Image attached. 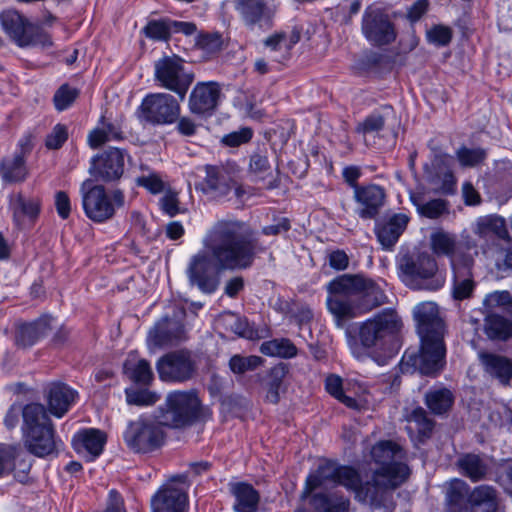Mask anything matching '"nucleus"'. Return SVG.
Segmentation results:
<instances>
[{
    "label": "nucleus",
    "instance_id": "8fccbe9b",
    "mask_svg": "<svg viewBox=\"0 0 512 512\" xmlns=\"http://www.w3.org/2000/svg\"><path fill=\"white\" fill-rule=\"evenodd\" d=\"M486 156V150L479 147L467 148L462 146L456 151V157L463 167H474L482 163Z\"/></svg>",
    "mask_w": 512,
    "mask_h": 512
},
{
    "label": "nucleus",
    "instance_id": "72a5a7b5",
    "mask_svg": "<svg viewBox=\"0 0 512 512\" xmlns=\"http://www.w3.org/2000/svg\"><path fill=\"white\" fill-rule=\"evenodd\" d=\"M315 512H349L350 500L338 492L316 493L311 498Z\"/></svg>",
    "mask_w": 512,
    "mask_h": 512
},
{
    "label": "nucleus",
    "instance_id": "9d476101",
    "mask_svg": "<svg viewBox=\"0 0 512 512\" xmlns=\"http://www.w3.org/2000/svg\"><path fill=\"white\" fill-rule=\"evenodd\" d=\"M158 414L140 416L130 421L123 432L126 446L134 453L147 454L158 450L165 442L166 434Z\"/></svg>",
    "mask_w": 512,
    "mask_h": 512
},
{
    "label": "nucleus",
    "instance_id": "58836bf2",
    "mask_svg": "<svg viewBox=\"0 0 512 512\" xmlns=\"http://www.w3.org/2000/svg\"><path fill=\"white\" fill-rule=\"evenodd\" d=\"M457 465L460 472L473 482L483 480L488 473L487 463L476 454L461 456L457 461Z\"/></svg>",
    "mask_w": 512,
    "mask_h": 512
},
{
    "label": "nucleus",
    "instance_id": "4c0bfd02",
    "mask_svg": "<svg viewBox=\"0 0 512 512\" xmlns=\"http://www.w3.org/2000/svg\"><path fill=\"white\" fill-rule=\"evenodd\" d=\"M454 403L453 393L445 387L430 389L425 394V404L435 415L447 413Z\"/></svg>",
    "mask_w": 512,
    "mask_h": 512
},
{
    "label": "nucleus",
    "instance_id": "f704fd0d",
    "mask_svg": "<svg viewBox=\"0 0 512 512\" xmlns=\"http://www.w3.org/2000/svg\"><path fill=\"white\" fill-rule=\"evenodd\" d=\"M299 40V34H272L264 40L263 46L275 54L274 61L279 63L289 56L291 48Z\"/></svg>",
    "mask_w": 512,
    "mask_h": 512
},
{
    "label": "nucleus",
    "instance_id": "0e129e2a",
    "mask_svg": "<svg viewBox=\"0 0 512 512\" xmlns=\"http://www.w3.org/2000/svg\"><path fill=\"white\" fill-rule=\"evenodd\" d=\"M270 169V163L266 152L257 151L250 156L249 172L261 176Z\"/></svg>",
    "mask_w": 512,
    "mask_h": 512
},
{
    "label": "nucleus",
    "instance_id": "ea45409f",
    "mask_svg": "<svg viewBox=\"0 0 512 512\" xmlns=\"http://www.w3.org/2000/svg\"><path fill=\"white\" fill-rule=\"evenodd\" d=\"M484 331L492 340H507L512 337V321L497 314H490L485 318Z\"/></svg>",
    "mask_w": 512,
    "mask_h": 512
},
{
    "label": "nucleus",
    "instance_id": "69168bd1",
    "mask_svg": "<svg viewBox=\"0 0 512 512\" xmlns=\"http://www.w3.org/2000/svg\"><path fill=\"white\" fill-rule=\"evenodd\" d=\"M136 183L138 186L146 188L152 194H158L164 190V182L156 173L137 177Z\"/></svg>",
    "mask_w": 512,
    "mask_h": 512
},
{
    "label": "nucleus",
    "instance_id": "680f3d73",
    "mask_svg": "<svg viewBox=\"0 0 512 512\" xmlns=\"http://www.w3.org/2000/svg\"><path fill=\"white\" fill-rule=\"evenodd\" d=\"M68 139L67 127L63 124H57L53 127L52 131L46 136L45 146L50 150H57Z\"/></svg>",
    "mask_w": 512,
    "mask_h": 512
},
{
    "label": "nucleus",
    "instance_id": "2eb2a0df",
    "mask_svg": "<svg viewBox=\"0 0 512 512\" xmlns=\"http://www.w3.org/2000/svg\"><path fill=\"white\" fill-rule=\"evenodd\" d=\"M186 475H178L163 485L151 498L152 512H185L188 496Z\"/></svg>",
    "mask_w": 512,
    "mask_h": 512
},
{
    "label": "nucleus",
    "instance_id": "774afa93",
    "mask_svg": "<svg viewBox=\"0 0 512 512\" xmlns=\"http://www.w3.org/2000/svg\"><path fill=\"white\" fill-rule=\"evenodd\" d=\"M428 7H429L428 0H416L407 9V13H406L407 20L411 24L418 22L422 18V16L427 12Z\"/></svg>",
    "mask_w": 512,
    "mask_h": 512
},
{
    "label": "nucleus",
    "instance_id": "79ce46f5",
    "mask_svg": "<svg viewBox=\"0 0 512 512\" xmlns=\"http://www.w3.org/2000/svg\"><path fill=\"white\" fill-rule=\"evenodd\" d=\"M389 16L378 8L369 7L363 15V32H390Z\"/></svg>",
    "mask_w": 512,
    "mask_h": 512
},
{
    "label": "nucleus",
    "instance_id": "b1692460",
    "mask_svg": "<svg viewBox=\"0 0 512 512\" xmlns=\"http://www.w3.org/2000/svg\"><path fill=\"white\" fill-rule=\"evenodd\" d=\"M29 175L26 166V151L23 146L12 156L0 161V178L5 184L24 182Z\"/></svg>",
    "mask_w": 512,
    "mask_h": 512
},
{
    "label": "nucleus",
    "instance_id": "4d7b16f0",
    "mask_svg": "<svg viewBox=\"0 0 512 512\" xmlns=\"http://www.w3.org/2000/svg\"><path fill=\"white\" fill-rule=\"evenodd\" d=\"M409 421L416 424V429L420 436L429 437L434 428V421L430 419L427 412L422 408L418 407L412 411L409 416Z\"/></svg>",
    "mask_w": 512,
    "mask_h": 512
},
{
    "label": "nucleus",
    "instance_id": "603ef678",
    "mask_svg": "<svg viewBox=\"0 0 512 512\" xmlns=\"http://www.w3.org/2000/svg\"><path fill=\"white\" fill-rule=\"evenodd\" d=\"M411 200L417 206L419 213L430 219L438 218L447 210L446 202L442 199H433L422 204L417 196L412 195Z\"/></svg>",
    "mask_w": 512,
    "mask_h": 512
},
{
    "label": "nucleus",
    "instance_id": "a18cd8bd",
    "mask_svg": "<svg viewBox=\"0 0 512 512\" xmlns=\"http://www.w3.org/2000/svg\"><path fill=\"white\" fill-rule=\"evenodd\" d=\"M186 36H193L191 48L202 50L206 54H212L220 51L224 46L225 40L222 34H186Z\"/></svg>",
    "mask_w": 512,
    "mask_h": 512
},
{
    "label": "nucleus",
    "instance_id": "cd10ccee",
    "mask_svg": "<svg viewBox=\"0 0 512 512\" xmlns=\"http://www.w3.org/2000/svg\"><path fill=\"white\" fill-rule=\"evenodd\" d=\"M229 491L235 499L233 504L235 512H257L260 495L251 484L246 482L230 483Z\"/></svg>",
    "mask_w": 512,
    "mask_h": 512
},
{
    "label": "nucleus",
    "instance_id": "052dcab7",
    "mask_svg": "<svg viewBox=\"0 0 512 512\" xmlns=\"http://www.w3.org/2000/svg\"><path fill=\"white\" fill-rule=\"evenodd\" d=\"M126 398L129 404L147 406L156 403L159 396L149 390H126Z\"/></svg>",
    "mask_w": 512,
    "mask_h": 512
},
{
    "label": "nucleus",
    "instance_id": "f3484780",
    "mask_svg": "<svg viewBox=\"0 0 512 512\" xmlns=\"http://www.w3.org/2000/svg\"><path fill=\"white\" fill-rule=\"evenodd\" d=\"M221 97V87L216 82H200L189 96V109L193 114L211 116Z\"/></svg>",
    "mask_w": 512,
    "mask_h": 512
},
{
    "label": "nucleus",
    "instance_id": "423d86ee",
    "mask_svg": "<svg viewBox=\"0 0 512 512\" xmlns=\"http://www.w3.org/2000/svg\"><path fill=\"white\" fill-rule=\"evenodd\" d=\"M156 413L158 421L162 425L175 429L205 422L212 415L210 408L202 404L198 392L194 389L168 393L164 404L158 408Z\"/></svg>",
    "mask_w": 512,
    "mask_h": 512
},
{
    "label": "nucleus",
    "instance_id": "6e6552de",
    "mask_svg": "<svg viewBox=\"0 0 512 512\" xmlns=\"http://www.w3.org/2000/svg\"><path fill=\"white\" fill-rule=\"evenodd\" d=\"M25 445L29 452L44 457L57 449L55 430L44 405L30 403L23 407Z\"/></svg>",
    "mask_w": 512,
    "mask_h": 512
},
{
    "label": "nucleus",
    "instance_id": "f257e3e1",
    "mask_svg": "<svg viewBox=\"0 0 512 512\" xmlns=\"http://www.w3.org/2000/svg\"><path fill=\"white\" fill-rule=\"evenodd\" d=\"M202 244L204 249L190 258L186 276L191 286L205 294L218 289L217 271L248 269L256 255L266 250L251 226L236 218L217 220L207 231Z\"/></svg>",
    "mask_w": 512,
    "mask_h": 512
},
{
    "label": "nucleus",
    "instance_id": "a19ab883",
    "mask_svg": "<svg viewBox=\"0 0 512 512\" xmlns=\"http://www.w3.org/2000/svg\"><path fill=\"white\" fill-rule=\"evenodd\" d=\"M197 26L193 22L175 21L168 17L150 20L142 32H196Z\"/></svg>",
    "mask_w": 512,
    "mask_h": 512
},
{
    "label": "nucleus",
    "instance_id": "13d9d810",
    "mask_svg": "<svg viewBox=\"0 0 512 512\" xmlns=\"http://www.w3.org/2000/svg\"><path fill=\"white\" fill-rule=\"evenodd\" d=\"M473 275L459 276L454 275L453 294L458 300L469 298L474 290L475 283Z\"/></svg>",
    "mask_w": 512,
    "mask_h": 512
},
{
    "label": "nucleus",
    "instance_id": "7c9ffc66",
    "mask_svg": "<svg viewBox=\"0 0 512 512\" xmlns=\"http://www.w3.org/2000/svg\"><path fill=\"white\" fill-rule=\"evenodd\" d=\"M234 7L248 25L268 21L273 13L265 0H234Z\"/></svg>",
    "mask_w": 512,
    "mask_h": 512
},
{
    "label": "nucleus",
    "instance_id": "c85d7f7f",
    "mask_svg": "<svg viewBox=\"0 0 512 512\" xmlns=\"http://www.w3.org/2000/svg\"><path fill=\"white\" fill-rule=\"evenodd\" d=\"M480 361L484 370L501 384L507 385L512 379V360L496 353H481Z\"/></svg>",
    "mask_w": 512,
    "mask_h": 512
},
{
    "label": "nucleus",
    "instance_id": "c9c22d12",
    "mask_svg": "<svg viewBox=\"0 0 512 512\" xmlns=\"http://www.w3.org/2000/svg\"><path fill=\"white\" fill-rule=\"evenodd\" d=\"M459 247L457 236L453 233L437 229L430 235V248L438 257L445 256L450 259Z\"/></svg>",
    "mask_w": 512,
    "mask_h": 512
},
{
    "label": "nucleus",
    "instance_id": "1a4fd4ad",
    "mask_svg": "<svg viewBox=\"0 0 512 512\" xmlns=\"http://www.w3.org/2000/svg\"><path fill=\"white\" fill-rule=\"evenodd\" d=\"M80 195L84 213L94 223L111 220L116 210L125 204V195L121 189H114L108 194L103 185L95 184L92 179L81 183Z\"/></svg>",
    "mask_w": 512,
    "mask_h": 512
},
{
    "label": "nucleus",
    "instance_id": "ddd939ff",
    "mask_svg": "<svg viewBox=\"0 0 512 512\" xmlns=\"http://www.w3.org/2000/svg\"><path fill=\"white\" fill-rule=\"evenodd\" d=\"M179 115L180 104L168 93L149 94L139 107L140 120L152 125L172 124Z\"/></svg>",
    "mask_w": 512,
    "mask_h": 512
},
{
    "label": "nucleus",
    "instance_id": "864d4df0",
    "mask_svg": "<svg viewBox=\"0 0 512 512\" xmlns=\"http://www.w3.org/2000/svg\"><path fill=\"white\" fill-rule=\"evenodd\" d=\"M221 321L228 330L245 338H252V330L246 319L239 317L234 313H226L221 318Z\"/></svg>",
    "mask_w": 512,
    "mask_h": 512
},
{
    "label": "nucleus",
    "instance_id": "49530a36",
    "mask_svg": "<svg viewBox=\"0 0 512 512\" xmlns=\"http://www.w3.org/2000/svg\"><path fill=\"white\" fill-rule=\"evenodd\" d=\"M286 368L282 365L275 366L270 370L268 380L266 383L267 394L266 399L271 403H278L279 390L282 386L283 379L286 375Z\"/></svg>",
    "mask_w": 512,
    "mask_h": 512
},
{
    "label": "nucleus",
    "instance_id": "2f4dec72",
    "mask_svg": "<svg viewBox=\"0 0 512 512\" xmlns=\"http://www.w3.org/2000/svg\"><path fill=\"white\" fill-rule=\"evenodd\" d=\"M497 491L489 485L475 487L470 495L468 512H496L498 509Z\"/></svg>",
    "mask_w": 512,
    "mask_h": 512
},
{
    "label": "nucleus",
    "instance_id": "bb28decb",
    "mask_svg": "<svg viewBox=\"0 0 512 512\" xmlns=\"http://www.w3.org/2000/svg\"><path fill=\"white\" fill-rule=\"evenodd\" d=\"M77 392L64 383H53L48 390V407L51 414L61 418L75 401Z\"/></svg>",
    "mask_w": 512,
    "mask_h": 512
},
{
    "label": "nucleus",
    "instance_id": "412c9836",
    "mask_svg": "<svg viewBox=\"0 0 512 512\" xmlns=\"http://www.w3.org/2000/svg\"><path fill=\"white\" fill-rule=\"evenodd\" d=\"M52 321L51 316L43 315L32 322L17 325L14 335L15 345L23 349L33 346L52 330Z\"/></svg>",
    "mask_w": 512,
    "mask_h": 512
},
{
    "label": "nucleus",
    "instance_id": "37998d69",
    "mask_svg": "<svg viewBox=\"0 0 512 512\" xmlns=\"http://www.w3.org/2000/svg\"><path fill=\"white\" fill-rule=\"evenodd\" d=\"M393 113L392 106H382L359 123L356 130L363 134L378 132L383 129L386 119L393 115Z\"/></svg>",
    "mask_w": 512,
    "mask_h": 512
},
{
    "label": "nucleus",
    "instance_id": "4be33fe9",
    "mask_svg": "<svg viewBox=\"0 0 512 512\" xmlns=\"http://www.w3.org/2000/svg\"><path fill=\"white\" fill-rule=\"evenodd\" d=\"M206 176L200 183L203 193L213 198L221 199L226 197L232 190V178L222 166L206 165Z\"/></svg>",
    "mask_w": 512,
    "mask_h": 512
},
{
    "label": "nucleus",
    "instance_id": "6e6d98bb",
    "mask_svg": "<svg viewBox=\"0 0 512 512\" xmlns=\"http://www.w3.org/2000/svg\"><path fill=\"white\" fill-rule=\"evenodd\" d=\"M1 27L5 32H25V20L17 11L6 10L0 13Z\"/></svg>",
    "mask_w": 512,
    "mask_h": 512
},
{
    "label": "nucleus",
    "instance_id": "5fc2aeb1",
    "mask_svg": "<svg viewBox=\"0 0 512 512\" xmlns=\"http://www.w3.org/2000/svg\"><path fill=\"white\" fill-rule=\"evenodd\" d=\"M79 95V90L69 86L68 84H63L59 87V89L55 92L53 97V102L56 110L64 111L68 107L72 105V103L76 100Z\"/></svg>",
    "mask_w": 512,
    "mask_h": 512
},
{
    "label": "nucleus",
    "instance_id": "c03bdc74",
    "mask_svg": "<svg viewBox=\"0 0 512 512\" xmlns=\"http://www.w3.org/2000/svg\"><path fill=\"white\" fill-rule=\"evenodd\" d=\"M260 351L264 355L281 358H292L297 355L296 346L287 338L265 341L261 344Z\"/></svg>",
    "mask_w": 512,
    "mask_h": 512
},
{
    "label": "nucleus",
    "instance_id": "338daca9",
    "mask_svg": "<svg viewBox=\"0 0 512 512\" xmlns=\"http://www.w3.org/2000/svg\"><path fill=\"white\" fill-rule=\"evenodd\" d=\"M484 305L490 309L512 305V295L508 291H495L485 297Z\"/></svg>",
    "mask_w": 512,
    "mask_h": 512
},
{
    "label": "nucleus",
    "instance_id": "c756f323",
    "mask_svg": "<svg viewBox=\"0 0 512 512\" xmlns=\"http://www.w3.org/2000/svg\"><path fill=\"white\" fill-rule=\"evenodd\" d=\"M10 208L13 212L14 222L18 227H21L25 219L31 222L35 221L41 209V200L38 197H25L23 194L18 193L11 196Z\"/></svg>",
    "mask_w": 512,
    "mask_h": 512
},
{
    "label": "nucleus",
    "instance_id": "3c124183",
    "mask_svg": "<svg viewBox=\"0 0 512 512\" xmlns=\"http://www.w3.org/2000/svg\"><path fill=\"white\" fill-rule=\"evenodd\" d=\"M261 363L262 359L258 356L234 355L229 360V368L234 374L242 375L255 370Z\"/></svg>",
    "mask_w": 512,
    "mask_h": 512
},
{
    "label": "nucleus",
    "instance_id": "e433bc0d",
    "mask_svg": "<svg viewBox=\"0 0 512 512\" xmlns=\"http://www.w3.org/2000/svg\"><path fill=\"white\" fill-rule=\"evenodd\" d=\"M123 369L124 374L139 385H150L154 379L150 363L145 359L128 358L124 362Z\"/></svg>",
    "mask_w": 512,
    "mask_h": 512
},
{
    "label": "nucleus",
    "instance_id": "dca6fc26",
    "mask_svg": "<svg viewBox=\"0 0 512 512\" xmlns=\"http://www.w3.org/2000/svg\"><path fill=\"white\" fill-rule=\"evenodd\" d=\"M125 166V151L119 148H109L91 159L89 174L95 181L110 183L118 181Z\"/></svg>",
    "mask_w": 512,
    "mask_h": 512
},
{
    "label": "nucleus",
    "instance_id": "a211bd4d",
    "mask_svg": "<svg viewBox=\"0 0 512 512\" xmlns=\"http://www.w3.org/2000/svg\"><path fill=\"white\" fill-rule=\"evenodd\" d=\"M385 196V190L376 184L356 188L353 198L357 204V215L364 220L374 219L384 205Z\"/></svg>",
    "mask_w": 512,
    "mask_h": 512
},
{
    "label": "nucleus",
    "instance_id": "4468645a",
    "mask_svg": "<svg viewBox=\"0 0 512 512\" xmlns=\"http://www.w3.org/2000/svg\"><path fill=\"white\" fill-rule=\"evenodd\" d=\"M155 79L162 87L175 92L183 100L194 75L185 70L180 58L164 57L155 63Z\"/></svg>",
    "mask_w": 512,
    "mask_h": 512
},
{
    "label": "nucleus",
    "instance_id": "39448f33",
    "mask_svg": "<svg viewBox=\"0 0 512 512\" xmlns=\"http://www.w3.org/2000/svg\"><path fill=\"white\" fill-rule=\"evenodd\" d=\"M401 327L399 316L392 310H384L361 322L357 335L346 332L349 349L355 358L363 360L372 356L374 351L382 349L387 338L395 335Z\"/></svg>",
    "mask_w": 512,
    "mask_h": 512
},
{
    "label": "nucleus",
    "instance_id": "9b49d317",
    "mask_svg": "<svg viewBox=\"0 0 512 512\" xmlns=\"http://www.w3.org/2000/svg\"><path fill=\"white\" fill-rule=\"evenodd\" d=\"M370 454L373 461L381 465L376 470H381L383 468L394 469L396 466H403L406 468L405 475L401 479H398L400 482L395 486H392L393 483L390 482L393 480V477L397 475L394 470H390L381 480L380 486L389 491L391 507L371 506L374 509H383L385 512H392L396 507V503L394 501V491L408 480L411 474V470L407 464L401 461H397L403 457L402 449L399 445L391 440H385L376 443L372 447Z\"/></svg>",
    "mask_w": 512,
    "mask_h": 512
},
{
    "label": "nucleus",
    "instance_id": "e2e57ef3",
    "mask_svg": "<svg viewBox=\"0 0 512 512\" xmlns=\"http://www.w3.org/2000/svg\"><path fill=\"white\" fill-rule=\"evenodd\" d=\"M252 136L253 131L248 127H244L238 131H233L227 135H224L221 142L229 147H237L249 142Z\"/></svg>",
    "mask_w": 512,
    "mask_h": 512
},
{
    "label": "nucleus",
    "instance_id": "aec40b11",
    "mask_svg": "<svg viewBox=\"0 0 512 512\" xmlns=\"http://www.w3.org/2000/svg\"><path fill=\"white\" fill-rule=\"evenodd\" d=\"M409 37V45L402 46L400 44L399 47L393 48H385V46L390 45L396 40V34H366L367 40L374 46H377L382 49L383 53L381 54H373L371 59H369V63L371 64H381L394 62L396 56L406 53L413 49L416 46L417 42L415 40L414 34H406Z\"/></svg>",
    "mask_w": 512,
    "mask_h": 512
},
{
    "label": "nucleus",
    "instance_id": "5701e85b",
    "mask_svg": "<svg viewBox=\"0 0 512 512\" xmlns=\"http://www.w3.org/2000/svg\"><path fill=\"white\" fill-rule=\"evenodd\" d=\"M408 222L409 218L407 215L398 213L386 220L376 223L375 233L384 249L390 250L394 247L399 237L406 229Z\"/></svg>",
    "mask_w": 512,
    "mask_h": 512
},
{
    "label": "nucleus",
    "instance_id": "a878e982",
    "mask_svg": "<svg viewBox=\"0 0 512 512\" xmlns=\"http://www.w3.org/2000/svg\"><path fill=\"white\" fill-rule=\"evenodd\" d=\"M470 486L461 479H452L445 485V505L447 512H463L468 510Z\"/></svg>",
    "mask_w": 512,
    "mask_h": 512
},
{
    "label": "nucleus",
    "instance_id": "de8ad7c7",
    "mask_svg": "<svg viewBox=\"0 0 512 512\" xmlns=\"http://www.w3.org/2000/svg\"><path fill=\"white\" fill-rule=\"evenodd\" d=\"M454 275H471L474 266L473 256L459 247L449 259Z\"/></svg>",
    "mask_w": 512,
    "mask_h": 512
},
{
    "label": "nucleus",
    "instance_id": "393cba45",
    "mask_svg": "<svg viewBox=\"0 0 512 512\" xmlns=\"http://www.w3.org/2000/svg\"><path fill=\"white\" fill-rule=\"evenodd\" d=\"M106 440L104 432L89 428L76 433L72 442L77 452H86L89 454L90 460H94L103 452Z\"/></svg>",
    "mask_w": 512,
    "mask_h": 512
},
{
    "label": "nucleus",
    "instance_id": "0eeeda50",
    "mask_svg": "<svg viewBox=\"0 0 512 512\" xmlns=\"http://www.w3.org/2000/svg\"><path fill=\"white\" fill-rule=\"evenodd\" d=\"M398 276L402 282L414 290H437L444 279L437 275L435 258L427 252H405L396 258Z\"/></svg>",
    "mask_w": 512,
    "mask_h": 512
},
{
    "label": "nucleus",
    "instance_id": "09e8293b",
    "mask_svg": "<svg viewBox=\"0 0 512 512\" xmlns=\"http://www.w3.org/2000/svg\"><path fill=\"white\" fill-rule=\"evenodd\" d=\"M8 36L11 42L22 48L31 46L45 48L52 45L49 34H8Z\"/></svg>",
    "mask_w": 512,
    "mask_h": 512
},
{
    "label": "nucleus",
    "instance_id": "f8f14e48",
    "mask_svg": "<svg viewBox=\"0 0 512 512\" xmlns=\"http://www.w3.org/2000/svg\"><path fill=\"white\" fill-rule=\"evenodd\" d=\"M156 370L162 382L185 383L196 377L197 359L195 354L186 348L170 351L157 360Z\"/></svg>",
    "mask_w": 512,
    "mask_h": 512
},
{
    "label": "nucleus",
    "instance_id": "20e7f679",
    "mask_svg": "<svg viewBox=\"0 0 512 512\" xmlns=\"http://www.w3.org/2000/svg\"><path fill=\"white\" fill-rule=\"evenodd\" d=\"M413 314L421 348L419 354L405 352L403 360L422 375L436 377L445 365V324L433 302L418 304Z\"/></svg>",
    "mask_w": 512,
    "mask_h": 512
},
{
    "label": "nucleus",
    "instance_id": "6ab92c4d",
    "mask_svg": "<svg viewBox=\"0 0 512 512\" xmlns=\"http://www.w3.org/2000/svg\"><path fill=\"white\" fill-rule=\"evenodd\" d=\"M187 339L183 323L175 318L164 317L150 330L148 341L156 347L172 346Z\"/></svg>",
    "mask_w": 512,
    "mask_h": 512
},
{
    "label": "nucleus",
    "instance_id": "bf43d9fd",
    "mask_svg": "<svg viewBox=\"0 0 512 512\" xmlns=\"http://www.w3.org/2000/svg\"><path fill=\"white\" fill-rule=\"evenodd\" d=\"M17 448L13 445H0V478L11 473L15 466Z\"/></svg>",
    "mask_w": 512,
    "mask_h": 512
},
{
    "label": "nucleus",
    "instance_id": "f03ea898",
    "mask_svg": "<svg viewBox=\"0 0 512 512\" xmlns=\"http://www.w3.org/2000/svg\"><path fill=\"white\" fill-rule=\"evenodd\" d=\"M392 470L391 468H383L381 470H374L371 479L362 483L360 475L357 470L348 466H340L335 462L326 461L320 464L317 470L310 474L306 479V485L303 495L306 497L315 489L323 486L327 482L342 485L355 493V498L359 502L368 504L370 506H386L391 507V498L389 491L380 486L382 478ZM396 476L390 482L392 486L399 484L405 473L406 468L403 466H396L393 469Z\"/></svg>",
    "mask_w": 512,
    "mask_h": 512
},
{
    "label": "nucleus",
    "instance_id": "473e14b6",
    "mask_svg": "<svg viewBox=\"0 0 512 512\" xmlns=\"http://www.w3.org/2000/svg\"><path fill=\"white\" fill-rule=\"evenodd\" d=\"M473 232L482 239L494 241L508 236L505 220L499 216L489 215L477 219Z\"/></svg>",
    "mask_w": 512,
    "mask_h": 512
},
{
    "label": "nucleus",
    "instance_id": "7ed1b4c3",
    "mask_svg": "<svg viewBox=\"0 0 512 512\" xmlns=\"http://www.w3.org/2000/svg\"><path fill=\"white\" fill-rule=\"evenodd\" d=\"M327 307L337 326L383 305L387 297L372 279L361 275L343 274L327 285Z\"/></svg>",
    "mask_w": 512,
    "mask_h": 512
}]
</instances>
